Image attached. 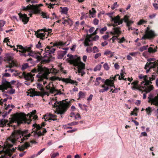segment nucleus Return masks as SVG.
Masks as SVG:
<instances>
[{
	"instance_id": "f257e3e1",
	"label": "nucleus",
	"mask_w": 158,
	"mask_h": 158,
	"mask_svg": "<svg viewBox=\"0 0 158 158\" xmlns=\"http://www.w3.org/2000/svg\"><path fill=\"white\" fill-rule=\"evenodd\" d=\"M10 120L8 123V120L6 119H2L0 120V127H3L6 126V125L8 127H13L14 130L10 137L7 138V140L10 141L13 144H15L19 138L21 137L23 135L26 133V131L23 132L21 130H15L17 126H19L21 124L30 123L31 120L30 116H29L28 118H27L25 116L15 114L13 117L9 118Z\"/></svg>"
},
{
	"instance_id": "f03ea898",
	"label": "nucleus",
	"mask_w": 158,
	"mask_h": 158,
	"mask_svg": "<svg viewBox=\"0 0 158 158\" xmlns=\"http://www.w3.org/2000/svg\"><path fill=\"white\" fill-rule=\"evenodd\" d=\"M65 43H64L63 42L60 41L53 44V45L51 47L47 46L46 48H44L45 52L44 54H46L44 55L43 59L42 60V64L48 63L51 61L52 57V54L54 53L56 50V49L54 48V47L56 46L58 47L59 46H63L65 45Z\"/></svg>"
},
{
	"instance_id": "7ed1b4c3",
	"label": "nucleus",
	"mask_w": 158,
	"mask_h": 158,
	"mask_svg": "<svg viewBox=\"0 0 158 158\" xmlns=\"http://www.w3.org/2000/svg\"><path fill=\"white\" fill-rule=\"evenodd\" d=\"M68 100L67 99L59 102L56 101L53 105L54 108H57V114H60L61 116L64 114L70 106L71 103L74 101L73 99H71L69 101H67Z\"/></svg>"
},
{
	"instance_id": "20e7f679",
	"label": "nucleus",
	"mask_w": 158,
	"mask_h": 158,
	"mask_svg": "<svg viewBox=\"0 0 158 158\" xmlns=\"http://www.w3.org/2000/svg\"><path fill=\"white\" fill-rule=\"evenodd\" d=\"M67 56L70 59L69 62L71 64L74 66H77L78 69L76 73L78 72L79 73L82 74L83 70L85 69V64L81 61L80 57L77 55L73 56L70 55L69 54H68Z\"/></svg>"
},
{
	"instance_id": "39448f33",
	"label": "nucleus",
	"mask_w": 158,
	"mask_h": 158,
	"mask_svg": "<svg viewBox=\"0 0 158 158\" xmlns=\"http://www.w3.org/2000/svg\"><path fill=\"white\" fill-rule=\"evenodd\" d=\"M17 47L20 50H19V52L22 53V55L23 56L26 57L29 56L34 57L37 59V62L41 61L42 63V61L43 59V58H42L41 56L38 55L32 51L31 47H24L21 45H18Z\"/></svg>"
},
{
	"instance_id": "423d86ee",
	"label": "nucleus",
	"mask_w": 158,
	"mask_h": 158,
	"mask_svg": "<svg viewBox=\"0 0 158 158\" xmlns=\"http://www.w3.org/2000/svg\"><path fill=\"white\" fill-rule=\"evenodd\" d=\"M42 67L40 65H38L37 67L35 68L32 69L31 72L33 73H37L40 72L36 75V76L38 78V81L40 82L43 81L44 79H48V73L45 72L42 73L41 72L43 71Z\"/></svg>"
},
{
	"instance_id": "0eeeda50",
	"label": "nucleus",
	"mask_w": 158,
	"mask_h": 158,
	"mask_svg": "<svg viewBox=\"0 0 158 158\" xmlns=\"http://www.w3.org/2000/svg\"><path fill=\"white\" fill-rule=\"evenodd\" d=\"M148 62L146 63L145 65L144 69H147V67L150 66V69H154L157 66V68L156 73L158 74V60H156V59L154 58H150L147 60Z\"/></svg>"
},
{
	"instance_id": "6e6552de",
	"label": "nucleus",
	"mask_w": 158,
	"mask_h": 158,
	"mask_svg": "<svg viewBox=\"0 0 158 158\" xmlns=\"http://www.w3.org/2000/svg\"><path fill=\"white\" fill-rule=\"evenodd\" d=\"M156 36V35L154 32L150 30L149 27H147L145 31V34L142 37L141 40L152 39Z\"/></svg>"
},
{
	"instance_id": "1a4fd4ad",
	"label": "nucleus",
	"mask_w": 158,
	"mask_h": 158,
	"mask_svg": "<svg viewBox=\"0 0 158 158\" xmlns=\"http://www.w3.org/2000/svg\"><path fill=\"white\" fill-rule=\"evenodd\" d=\"M156 92L158 93L155 97H154L152 94H149L148 97V102L150 103L151 105L153 104L156 106H158V90H157Z\"/></svg>"
},
{
	"instance_id": "9d476101",
	"label": "nucleus",
	"mask_w": 158,
	"mask_h": 158,
	"mask_svg": "<svg viewBox=\"0 0 158 158\" xmlns=\"http://www.w3.org/2000/svg\"><path fill=\"white\" fill-rule=\"evenodd\" d=\"M23 78L25 80L30 81V82L33 81V76H34V74H32L31 73H27L26 72H23Z\"/></svg>"
},
{
	"instance_id": "9b49d317",
	"label": "nucleus",
	"mask_w": 158,
	"mask_h": 158,
	"mask_svg": "<svg viewBox=\"0 0 158 158\" xmlns=\"http://www.w3.org/2000/svg\"><path fill=\"white\" fill-rule=\"evenodd\" d=\"M139 77L140 79H143V81L141 83V85H148L149 83H152L151 81H150L148 80V77L147 75L144 76L142 74H140L139 76Z\"/></svg>"
},
{
	"instance_id": "f8f14e48",
	"label": "nucleus",
	"mask_w": 158,
	"mask_h": 158,
	"mask_svg": "<svg viewBox=\"0 0 158 158\" xmlns=\"http://www.w3.org/2000/svg\"><path fill=\"white\" fill-rule=\"evenodd\" d=\"M41 30L42 29L38 30L36 31H35V35L37 38H40V40H44L45 39V32Z\"/></svg>"
},
{
	"instance_id": "ddd939ff",
	"label": "nucleus",
	"mask_w": 158,
	"mask_h": 158,
	"mask_svg": "<svg viewBox=\"0 0 158 158\" xmlns=\"http://www.w3.org/2000/svg\"><path fill=\"white\" fill-rule=\"evenodd\" d=\"M129 18L130 16H129L128 15H125L124 16L123 19H121L120 17L119 16V19H119L117 21L118 22V23H117V24H112L110 25L113 26V27H115L118 26V25L122 24L123 23V21L125 23L127 22V21H128L129 20Z\"/></svg>"
},
{
	"instance_id": "4468645a",
	"label": "nucleus",
	"mask_w": 158,
	"mask_h": 158,
	"mask_svg": "<svg viewBox=\"0 0 158 158\" xmlns=\"http://www.w3.org/2000/svg\"><path fill=\"white\" fill-rule=\"evenodd\" d=\"M18 15L19 16L20 19L23 23V24H27L29 20V17H27L26 14H22L21 12L19 13Z\"/></svg>"
},
{
	"instance_id": "2eb2a0df",
	"label": "nucleus",
	"mask_w": 158,
	"mask_h": 158,
	"mask_svg": "<svg viewBox=\"0 0 158 158\" xmlns=\"http://www.w3.org/2000/svg\"><path fill=\"white\" fill-rule=\"evenodd\" d=\"M8 88H12L11 84L10 82L5 81L2 82V85H0V90H2V91L4 89H7Z\"/></svg>"
},
{
	"instance_id": "dca6fc26",
	"label": "nucleus",
	"mask_w": 158,
	"mask_h": 158,
	"mask_svg": "<svg viewBox=\"0 0 158 158\" xmlns=\"http://www.w3.org/2000/svg\"><path fill=\"white\" fill-rule=\"evenodd\" d=\"M114 27L113 28L114 31L110 32V33L112 35H116V36L119 37L122 33L120 30L121 28L120 27Z\"/></svg>"
},
{
	"instance_id": "f3484780",
	"label": "nucleus",
	"mask_w": 158,
	"mask_h": 158,
	"mask_svg": "<svg viewBox=\"0 0 158 158\" xmlns=\"http://www.w3.org/2000/svg\"><path fill=\"white\" fill-rule=\"evenodd\" d=\"M138 81H135L131 83V85H133V86L132 87V89H138L140 91H141L142 93H143V91L142 89L143 86L141 85L140 86H138Z\"/></svg>"
},
{
	"instance_id": "a211bd4d",
	"label": "nucleus",
	"mask_w": 158,
	"mask_h": 158,
	"mask_svg": "<svg viewBox=\"0 0 158 158\" xmlns=\"http://www.w3.org/2000/svg\"><path fill=\"white\" fill-rule=\"evenodd\" d=\"M150 84H149V85H144V86H142V89H144V90H143V92L144 91L146 92V93H148L154 89L153 85H150Z\"/></svg>"
},
{
	"instance_id": "6ab92c4d",
	"label": "nucleus",
	"mask_w": 158,
	"mask_h": 158,
	"mask_svg": "<svg viewBox=\"0 0 158 158\" xmlns=\"http://www.w3.org/2000/svg\"><path fill=\"white\" fill-rule=\"evenodd\" d=\"M106 15L109 16V17L111 18V21L112 22H113L114 23L113 24H115L118 23V20L119 19V15H118L115 17H113L112 16V13H108L106 14Z\"/></svg>"
},
{
	"instance_id": "aec40b11",
	"label": "nucleus",
	"mask_w": 158,
	"mask_h": 158,
	"mask_svg": "<svg viewBox=\"0 0 158 158\" xmlns=\"http://www.w3.org/2000/svg\"><path fill=\"white\" fill-rule=\"evenodd\" d=\"M93 35L92 34L88 35H87L86 36L84 42V44L85 46H89V42H90L92 41V36Z\"/></svg>"
},
{
	"instance_id": "412c9836",
	"label": "nucleus",
	"mask_w": 158,
	"mask_h": 158,
	"mask_svg": "<svg viewBox=\"0 0 158 158\" xmlns=\"http://www.w3.org/2000/svg\"><path fill=\"white\" fill-rule=\"evenodd\" d=\"M158 48L157 46L154 47V48L152 47H150L148 48V51L145 52H143V56H146V53L149 52L150 53H153L157 52V49Z\"/></svg>"
},
{
	"instance_id": "4be33fe9",
	"label": "nucleus",
	"mask_w": 158,
	"mask_h": 158,
	"mask_svg": "<svg viewBox=\"0 0 158 158\" xmlns=\"http://www.w3.org/2000/svg\"><path fill=\"white\" fill-rule=\"evenodd\" d=\"M46 88L47 89H50V92L51 94H54L56 92V94H55V95L58 94L60 95L62 94L61 91L60 90L59 91L57 90H56L54 87H53L50 88L49 87L48 88V87L46 86Z\"/></svg>"
},
{
	"instance_id": "5701e85b",
	"label": "nucleus",
	"mask_w": 158,
	"mask_h": 158,
	"mask_svg": "<svg viewBox=\"0 0 158 158\" xmlns=\"http://www.w3.org/2000/svg\"><path fill=\"white\" fill-rule=\"evenodd\" d=\"M30 146L29 144L26 142L23 145H19L18 147V150L20 151H23L25 149H27L28 147Z\"/></svg>"
},
{
	"instance_id": "b1692460",
	"label": "nucleus",
	"mask_w": 158,
	"mask_h": 158,
	"mask_svg": "<svg viewBox=\"0 0 158 158\" xmlns=\"http://www.w3.org/2000/svg\"><path fill=\"white\" fill-rule=\"evenodd\" d=\"M114 83V81L113 80H109V79H106L104 82V83L106 85L115 88Z\"/></svg>"
},
{
	"instance_id": "393cba45",
	"label": "nucleus",
	"mask_w": 158,
	"mask_h": 158,
	"mask_svg": "<svg viewBox=\"0 0 158 158\" xmlns=\"http://www.w3.org/2000/svg\"><path fill=\"white\" fill-rule=\"evenodd\" d=\"M32 11L34 14H40L41 11L37 6L34 5L32 7Z\"/></svg>"
},
{
	"instance_id": "a878e982",
	"label": "nucleus",
	"mask_w": 158,
	"mask_h": 158,
	"mask_svg": "<svg viewBox=\"0 0 158 158\" xmlns=\"http://www.w3.org/2000/svg\"><path fill=\"white\" fill-rule=\"evenodd\" d=\"M66 53V51H61L59 52L58 53V58L60 59H63Z\"/></svg>"
},
{
	"instance_id": "bb28decb",
	"label": "nucleus",
	"mask_w": 158,
	"mask_h": 158,
	"mask_svg": "<svg viewBox=\"0 0 158 158\" xmlns=\"http://www.w3.org/2000/svg\"><path fill=\"white\" fill-rule=\"evenodd\" d=\"M66 83H69L73 85H76L77 86L78 85V82L76 81L72 80L70 78H67Z\"/></svg>"
},
{
	"instance_id": "cd10ccee",
	"label": "nucleus",
	"mask_w": 158,
	"mask_h": 158,
	"mask_svg": "<svg viewBox=\"0 0 158 158\" xmlns=\"http://www.w3.org/2000/svg\"><path fill=\"white\" fill-rule=\"evenodd\" d=\"M16 148H13L11 149H9L8 150H7V154L9 156H11L12 155L13 152L15 151Z\"/></svg>"
},
{
	"instance_id": "c85d7f7f",
	"label": "nucleus",
	"mask_w": 158,
	"mask_h": 158,
	"mask_svg": "<svg viewBox=\"0 0 158 158\" xmlns=\"http://www.w3.org/2000/svg\"><path fill=\"white\" fill-rule=\"evenodd\" d=\"M33 127H34V128H35V130L33 131H38V130H40L42 129V126L36 124H33Z\"/></svg>"
},
{
	"instance_id": "c756f323",
	"label": "nucleus",
	"mask_w": 158,
	"mask_h": 158,
	"mask_svg": "<svg viewBox=\"0 0 158 158\" xmlns=\"http://www.w3.org/2000/svg\"><path fill=\"white\" fill-rule=\"evenodd\" d=\"M49 118L48 119V120H51L55 121L57 120V116L56 115L53 114H49Z\"/></svg>"
},
{
	"instance_id": "7c9ffc66",
	"label": "nucleus",
	"mask_w": 158,
	"mask_h": 158,
	"mask_svg": "<svg viewBox=\"0 0 158 158\" xmlns=\"http://www.w3.org/2000/svg\"><path fill=\"white\" fill-rule=\"evenodd\" d=\"M78 96L79 98L78 99L79 100L81 98H84L85 96V93L82 91H80L78 93Z\"/></svg>"
},
{
	"instance_id": "2f4dec72",
	"label": "nucleus",
	"mask_w": 158,
	"mask_h": 158,
	"mask_svg": "<svg viewBox=\"0 0 158 158\" xmlns=\"http://www.w3.org/2000/svg\"><path fill=\"white\" fill-rule=\"evenodd\" d=\"M145 110L147 112V114L148 115H150L151 114L152 111V108L150 107H148L145 109Z\"/></svg>"
},
{
	"instance_id": "473e14b6",
	"label": "nucleus",
	"mask_w": 158,
	"mask_h": 158,
	"mask_svg": "<svg viewBox=\"0 0 158 158\" xmlns=\"http://www.w3.org/2000/svg\"><path fill=\"white\" fill-rule=\"evenodd\" d=\"M36 93H37V94H35V95H34V96H41L43 97L44 95H47L48 93L46 92H44V93H43L42 92H36Z\"/></svg>"
},
{
	"instance_id": "72a5a7b5",
	"label": "nucleus",
	"mask_w": 158,
	"mask_h": 158,
	"mask_svg": "<svg viewBox=\"0 0 158 158\" xmlns=\"http://www.w3.org/2000/svg\"><path fill=\"white\" fill-rule=\"evenodd\" d=\"M102 65L101 64H98L97 65L96 67L94 68V71L95 72L97 71L98 70H100L101 69Z\"/></svg>"
},
{
	"instance_id": "f704fd0d",
	"label": "nucleus",
	"mask_w": 158,
	"mask_h": 158,
	"mask_svg": "<svg viewBox=\"0 0 158 158\" xmlns=\"http://www.w3.org/2000/svg\"><path fill=\"white\" fill-rule=\"evenodd\" d=\"M31 135L30 134H29L27 135H25L21 139L22 142H23V141L25 140L26 139H27V138L30 137Z\"/></svg>"
},
{
	"instance_id": "c9c22d12",
	"label": "nucleus",
	"mask_w": 158,
	"mask_h": 158,
	"mask_svg": "<svg viewBox=\"0 0 158 158\" xmlns=\"http://www.w3.org/2000/svg\"><path fill=\"white\" fill-rule=\"evenodd\" d=\"M6 22L3 20L0 21V31H2V28L5 24Z\"/></svg>"
},
{
	"instance_id": "e433bc0d",
	"label": "nucleus",
	"mask_w": 158,
	"mask_h": 158,
	"mask_svg": "<svg viewBox=\"0 0 158 158\" xmlns=\"http://www.w3.org/2000/svg\"><path fill=\"white\" fill-rule=\"evenodd\" d=\"M148 47V45L146 46H143L142 47H141L139 48V50L140 52H143L144 50H147Z\"/></svg>"
},
{
	"instance_id": "4c0bfd02",
	"label": "nucleus",
	"mask_w": 158,
	"mask_h": 158,
	"mask_svg": "<svg viewBox=\"0 0 158 158\" xmlns=\"http://www.w3.org/2000/svg\"><path fill=\"white\" fill-rule=\"evenodd\" d=\"M41 14L42 16V18H44L48 19L49 18V16L47 15V13H44L43 12H42Z\"/></svg>"
},
{
	"instance_id": "58836bf2",
	"label": "nucleus",
	"mask_w": 158,
	"mask_h": 158,
	"mask_svg": "<svg viewBox=\"0 0 158 158\" xmlns=\"http://www.w3.org/2000/svg\"><path fill=\"white\" fill-rule=\"evenodd\" d=\"M103 66L104 69L107 71L109 70L110 68L108 64L106 63L104 64Z\"/></svg>"
},
{
	"instance_id": "ea45409f",
	"label": "nucleus",
	"mask_w": 158,
	"mask_h": 158,
	"mask_svg": "<svg viewBox=\"0 0 158 158\" xmlns=\"http://www.w3.org/2000/svg\"><path fill=\"white\" fill-rule=\"evenodd\" d=\"M37 88H38L41 91H43L44 90V89L43 87V85L42 84L40 83H38L37 85Z\"/></svg>"
},
{
	"instance_id": "a19ab883",
	"label": "nucleus",
	"mask_w": 158,
	"mask_h": 158,
	"mask_svg": "<svg viewBox=\"0 0 158 158\" xmlns=\"http://www.w3.org/2000/svg\"><path fill=\"white\" fill-rule=\"evenodd\" d=\"M118 37L116 36H114L110 38L109 40V41H110L111 40H112V42L114 43V40H119V38H118Z\"/></svg>"
},
{
	"instance_id": "79ce46f5",
	"label": "nucleus",
	"mask_w": 158,
	"mask_h": 158,
	"mask_svg": "<svg viewBox=\"0 0 158 158\" xmlns=\"http://www.w3.org/2000/svg\"><path fill=\"white\" fill-rule=\"evenodd\" d=\"M147 22V21H146L143 19H140L138 23V25H141L143 24L146 23Z\"/></svg>"
},
{
	"instance_id": "37998d69",
	"label": "nucleus",
	"mask_w": 158,
	"mask_h": 158,
	"mask_svg": "<svg viewBox=\"0 0 158 158\" xmlns=\"http://www.w3.org/2000/svg\"><path fill=\"white\" fill-rule=\"evenodd\" d=\"M28 67V64L26 63L23 65L21 68V70L23 71L26 69Z\"/></svg>"
},
{
	"instance_id": "c03bdc74",
	"label": "nucleus",
	"mask_w": 158,
	"mask_h": 158,
	"mask_svg": "<svg viewBox=\"0 0 158 158\" xmlns=\"http://www.w3.org/2000/svg\"><path fill=\"white\" fill-rule=\"evenodd\" d=\"M34 133L37 134L39 136L44 135V133H43L42 132H41L40 131L38 132L36 131H34Z\"/></svg>"
},
{
	"instance_id": "a18cd8bd",
	"label": "nucleus",
	"mask_w": 158,
	"mask_h": 158,
	"mask_svg": "<svg viewBox=\"0 0 158 158\" xmlns=\"http://www.w3.org/2000/svg\"><path fill=\"white\" fill-rule=\"evenodd\" d=\"M92 52H93L94 53L98 52H99V50L96 46H94L93 47L92 49Z\"/></svg>"
},
{
	"instance_id": "49530a36",
	"label": "nucleus",
	"mask_w": 158,
	"mask_h": 158,
	"mask_svg": "<svg viewBox=\"0 0 158 158\" xmlns=\"http://www.w3.org/2000/svg\"><path fill=\"white\" fill-rule=\"evenodd\" d=\"M126 23L127 27H130L134 23V21L131 20H128Z\"/></svg>"
},
{
	"instance_id": "de8ad7c7",
	"label": "nucleus",
	"mask_w": 158,
	"mask_h": 158,
	"mask_svg": "<svg viewBox=\"0 0 158 158\" xmlns=\"http://www.w3.org/2000/svg\"><path fill=\"white\" fill-rule=\"evenodd\" d=\"M118 6V5L117 4V3L115 2L113 4L111 7V8L112 10H114L115 8L117 7Z\"/></svg>"
},
{
	"instance_id": "09e8293b",
	"label": "nucleus",
	"mask_w": 158,
	"mask_h": 158,
	"mask_svg": "<svg viewBox=\"0 0 158 158\" xmlns=\"http://www.w3.org/2000/svg\"><path fill=\"white\" fill-rule=\"evenodd\" d=\"M79 124V123L78 122H73L72 123H69L68 124V125L69 126H74L77 125Z\"/></svg>"
},
{
	"instance_id": "8fccbe9b",
	"label": "nucleus",
	"mask_w": 158,
	"mask_h": 158,
	"mask_svg": "<svg viewBox=\"0 0 158 158\" xmlns=\"http://www.w3.org/2000/svg\"><path fill=\"white\" fill-rule=\"evenodd\" d=\"M41 30H43V31L48 32V34L51 33L52 32V29H46V28L42 29Z\"/></svg>"
},
{
	"instance_id": "3c124183",
	"label": "nucleus",
	"mask_w": 158,
	"mask_h": 158,
	"mask_svg": "<svg viewBox=\"0 0 158 158\" xmlns=\"http://www.w3.org/2000/svg\"><path fill=\"white\" fill-rule=\"evenodd\" d=\"M34 6V5H31L30 4H29V5L27 6H26L27 10H32V7H33Z\"/></svg>"
},
{
	"instance_id": "603ef678",
	"label": "nucleus",
	"mask_w": 158,
	"mask_h": 158,
	"mask_svg": "<svg viewBox=\"0 0 158 158\" xmlns=\"http://www.w3.org/2000/svg\"><path fill=\"white\" fill-rule=\"evenodd\" d=\"M68 11V9L66 7H65L62 10V12L64 14H66L67 13V12Z\"/></svg>"
},
{
	"instance_id": "864d4df0",
	"label": "nucleus",
	"mask_w": 158,
	"mask_h": 158,
	"mask_svg": "<svg viewBox=\"0 0 158 158\" xmlns=\"http://www.w3.org/2000/svg\"><path fill=\"white\" fill-rule=\"evenodd\" d=\"M107 30V27H104L103 28L101 29L100 30V32L101 34L103 33L104 31H106Z\"/></svg>"
},
{
	"instance_id": "5fc2aeb1",
	"label": "nucleus",
	"mask_w": 158,
	"mask_h": 158,
	"mask_svg": "<svg viewBox=\"0 0 158 158\" xmlns=\"http://www.w3.org/2000/svg\"><path fill=\"white\" fill-rule=\"evenodd\" d=\"M86 51L87 52L90 53L92 52V49L91 47H88L86 49Z\"/></svg>"
},
{
	"instance_id": "6e6d98bb",
	"label": "nucleus",
	"mask_w": 158,
	"mask_h": 158,
	"mask_svg": "<svg viewBox=\"0 0 158 158\" xmlns=\"http://www.w3.org/2000/svg\"><path fill=\"white\" fill-rule=\"evenodd\" d=\"M114 88V89L112 93H117L120 90V88H115H115Z\"/></svg>"
},
{
	"instance_id": "4d7b16f0",
	"label": "nucleus",
	"mask_w": 158,
	"mask_h": 158,
	"mask_svg": "<svg viewBox=\"0 0 158 158\" xmlns=\"http://www.w3.org/2000/svg\"><path fill=\"white\" fill-rule=\"evenodd\" d=\"M89 14L90 15H92V17L93 18L94 17L93 15H95V14L96 13V11H91V10H89Z\"/></svg>"
},
{
	"instance_id": "13d9d810",
	"label": "nucleus",
	"mask_w": 158,
	"mask_h": 158,
	"mask_svg": "<svg viewBox=\"0 0 158 158\" xmlns=\"http://www.w3.org/2000/svg\"><path fill=\"white\" fill-rule=\"evenodd\" d=\"M74 118L75 119H77L78 118L81 119V117L80 114L78 113H77L75 115Z\"/></svg>"
},
{
	"instance_id": "bf43d9fd",
	"label": "nucleus",
	"mask_w": 158,
	"mask_h": 158,
	"mask_svg": "<svg viewBox=\"0 0 158 158\" xmlns=\"http://www.w3.org/2000/svg\"><path fill=\"white\" fill-rule=\"evenodd\" d=\"M99 20L97 19H94L93 21V23L95 25H97L98 24Z\"/></svg>"
},
{
	"instance_id": "052dcab7",
	"label": "nucleus",
	"mask_w": 158,
	"mask_h": 158,
	"mask_svg": "<svg viewBox=\"0 0 158 158\" xmlns=\"http://www.w3.org/2000/svg\"><path fill=\"white\" fill-rule=\"evenodd\" d=\"M99 37V36L98 35H96L94 37H92V40L94 41H96L98 40Z\"/></svg>"
},
{
	"instance_id": "680f3d73",
	"label": "nucleus",
	"mask_w": 158,
	"mask_h": 158,
	"mask_svg": "<svg viewBox=\"0 0 158 158\" xmlns=\"http://www.w3.org/2000/svg\"><path fill=\"white\" fill-rule=\"evenodd\" d=\"M59 155V153L58 152H56V153H53V154H51V156H52V157L55 158V157L56 156H58Z\"/></svg>"
},
{
	"instance_id": "e2e57ef3",
	"label": "nucleus",
	"mask_w": 158,
	"mask_h": 158,
	"mask_svg": "<svg viewBox=\"0 0 158 158\" xmlns=\"http://www.w3.org/2000/svg\"><path fill=\"white\" fill-rule=\"evenodd\" d=\"M58 78L57 80H59V81H62L66 83L67 78H62V77H58Z\"/></svg>"
},
{
	"instance_id": "0e129e2a",
	"label": "nucleus",
	"mask_w": 158,
	"mask_h": 158,
	"mask_svg": "<svg viewBox=\"0 0 158 158\" xmlns=\"http://www.w3.org/2000/svg\"><path fill=\"white\" fill-rule=\"evenodd\" d=\"M119 41H118V42L119 43H123L124 41H125L126 40L124 37H123L121 39H119Z\"/></svg>"
},
{
	"instance_id": "69168bd1",
	"label": "nucleus",
	"mask_w": 158,
	"mask_h": 158,
	"mask_svg": "<svg viewBox=\"0 0 158 158\" xmlns=\"http://www.w3.org/2000/svg\"><path fill=\"white\" fill-rule=\"evenodd\" d=\"M58 78V77L53 76L51 77V80L52 81H55L57 80Z\"/></svg>"
},
{
	"instance_id": "338daca9",
	"label": "nucleus",
	"mask_w": 158,
	"mask_h": 158,
	"mask_svg": "<svg viewBox=\"0 0 158 158\" xmlns=\"http://www.w3.org/2000/svg\"><path fill=\"white\" fill-rule=\"evenodd\" d=\"M6 60L8 62V63H10L13 60V58L11 56H9L7 57Z\"/></svg>"
},
{
	"instance_id": "774afa93",
	"label": "nucleus",
	"mask_w": 158,
	"mask_h": 158,
	"mask_svg": "<svg viewBox=\"0 0 158 158\" xmlns=\"http://www.w3.org/2000/svg\"><path fill=\"white\" fill-rule=\"evenodd\" d=\"M36 47L37 48H41V43L40 42V41L36 45Z\"/></svg>"
}]
</instances>
